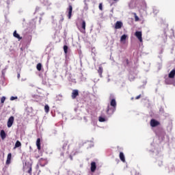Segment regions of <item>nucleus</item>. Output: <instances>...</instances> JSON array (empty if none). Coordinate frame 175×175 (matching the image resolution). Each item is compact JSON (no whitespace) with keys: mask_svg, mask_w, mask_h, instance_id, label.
Here are the masks:
<instances>
[{"mask_svg":"<svg viewBox=\"0 0 175 175\" xmlns=\"http://www.w3.org/2000/svg\"><path fill=\"white\" fill-rule=\"evenodd\" d=\"M42 166H44V165H42Z\"/></svg>","mask_w":175,"mask_h":175,"instance_id":"nucleus-34","label":"nucleus"},{"mask_svg":"<svg viewBox=\"0 0 175 175\" xmlns=\"http://www.w3.org/2000/svg\"><path fill=\"white\" fill-rule=\"evenodd\" d=\"M119 158L122 162H125V155H124V152H120L119 154Z\"/></svg>","mask_w":175,"mask_h":175,"instance_id":"nucleus-14","label":"nucleus"},{"mask_svg":"<svg viewBox=\"0 0 175 175\" xmlns=\"http://www.w3.org/2000/svg\"><path fill=\"white\" fill-rule=\"evenodd\" d=\"M0 136L2 140H5V139H6V133L5 132V130H1L0 131Z\"/></svg>","mask_w":175,"mask_h":175,"instance_id":"nucleus-11","label":"nucleus"},{"mask_svg":"<svg viewBox=\"0 0 175 175\" xmlns=\"http://www.w3.org/2000/svg\"><path fill=\"white\" fill-rule=\"evenodd\" d=\"M44 111L45 113H49V111H50V107L49 106V105H46L44 106Z\"/></svg>","mask_w":175,"mask_h":175,"instance_id":"nucleus-22","label":"nucleus"},{"mask_svg":"<svg viewBox=\"0 0 175 175\" xmlns=\"http://www.w3.org/2000/svg\"><path fill=\"white\" fill-rule=\"evenodd\" d=\"M98 73L100 76V77H103V76L102 75V73H103V67L100 66L98 69Z\"/></svg>","mask_w":175,"mask_h":175,"instance_id":"nucleus-18","label":"nucleus"},{"mask_svg":"<svg viewBox=\"0 0 175 175\" xmlns=\"http://www.w3.org/2000/svg\"><path fill=\"white\" fill-rule=\"evenodd\" d=\"M98 121H99L100 122H105V121H106V119H105V118H103V117H102V116H100V117L98 118Z\"/></svg>","mask_w":175,"mask_h":175,"instance_id":"nucleus-23","label":"nucleus"},{"mask_svg":"<svg viewBox=\"0 0 175 175\" xmlns=\"http://www.w3.org/2000/svg\"><path fill=\"white\" fill-rule=\"evenodd\" d=\"M13 36L14 38H16V39H18L19 40H21V39H23V38L21 37L18 33H17V31L16 30L14 31Z\"/></svg>","mask_w":175,"mask_h":175,"instance_id":"nucleus-15","label":"nucleus"},{"mask_svg":"<svg viewBox=\"0 0 175 175\" xmlns=\"http://www.w3.org/2000/svg\"><path fill=\"white\" fill-rule=\"evenodd\" d=\"M113 1H117V0H113Z\"/></svg>","mask_w":175,"mask_h":175,"instance_id":"nucleus-35","label":"nucleus"},{"mask_svg":"<svg viewBox=\"0 0 175 175\" xmlns=\"http://www.w3.org/2000/svg\"><path fill=\"white\" fill-rule=\"evenodd\" d=\"M122 22L121 21H117L115 24V29H121L122 28Z\"/></svg>","mask_w":175,"mask_h":175,"instance_id":"nucleus-6","label":"nucleus"},{"mask_svg":"<svg viewBox=\"0 0 175 175\" xmlns=\"http://www.w3.org/2000/svg\"><path fill=\"white\" fill-rule=\"evenodd\" d=\"M72 10H73V7H72V5H70L68 6V18H72Z\"/></svg>","mask_w":175,"mask_h":175,"instance_id":"nucleus-10","label":"nucleus"},{"mask_svg":"<svg viewBox=\"0 0 175 175\" xmlns=\"http://www.w3.org/2000/svg\"><path fill=\"white\" fill-rule=\"evenodd\" d=\"M79 95V90H73L71 93V98L72 99H76Z\"/></svg>","mask_w":175,"mask_h":175,"instance_id":"nucleus-5","label":"nucleus"},{"mask_svg":"<svg viewBox=\"0 0 175 175\" xmlns=\"http://www.w3.org/2000/svg\"><path fill=\"white\" fill-rule=\"evenodd\" d=\"M133 14H134V17H135V21H139V20H140L139 18V16H137V14H136V13H133Z\"/></svg>","mask_w":175,"mask_h":175,"instance_id":"nucleus-25","label":"nucleus"},{"mask_svg":"<svg viewBox=\"0 0 175 175\" xmlns=\"http://www.w3.org/2000/svg\"><path fill=\"white\" fill-rule=\"evenodd\" d=\"M5 100H6V97L2 96L1 98V103H5Z\"/></svg>","mask_w":175,"mask_h":175,"instance_id":"nucleus-26","label":"nucleus"},{"mask_svg":"<svg viewBox=\"0 0 175 175\" xmlns=\"http://www.w3.org/2000/svg\"><path fill=\"white\" fill-rule=\"evenodd\" d=\"M27 173H29V174H32V167H29Z\"/></svg>","mask_w":175,"mask_h":175,"instance_id":"nucleus-27","label":"nucleus"},{"mask_svg":"<svg viewBox=\"0 0 175 175\" xmlns=\"http://www.w3.org/2000/svg\"><path fill=\"white\" fill-rule=\"evenodd\" d=\"M68 47L67 45L64 46V51L65 54H68Z\"/></svg>","mask_w":175,"mask_h":175,"instance_id":"nucleus-24","label":"nucleus"},{"mask_svg":"<svg viewBox=\"0 0 175 175\" xmlns=\"http://www.w3.org/2000/svg\"><path fill=\"white\" fill-rule=\"evenodd\" d=\"M36 146H37L38 150H39V151H40V150H42V148L40 146V138L37 139Z\"/></svg>","mask_w":175,"mask_h":175,"instance_id":"nucleus-16","label":"nucleus"},{"mask_svg":"<svg viewBox=\"0 0 175 175\" xmlns=\"http://www.w3.org/2000/svg\"><path fill=\"white\" fill-rule=\"evenodd\" d=\"M126 38H128V36L126 34H124L120 38V42H124L126 40Z\"/></svg>","mask_w":175,"mask_h":175,"instance_id":"nucleus-20","label":"nucleus"},{"mask_svg":"<svg viewBox=\"0 0 175 175\" xmlns=\"http://www.w3.org/2000/svg\"><path fill=\"white\" fill-rule=\"evenodd\" d=\"M18 77H20V74H18Z\"/></svg>","mask_w":175,"mask_h":175,"instance_id":"nucleus-31","label":"nucleus"},{"mask_svg":"<svg viewBox=\"0 0 175 175\" xmlns=\"http://www.w3.org/2000/svg\"><path fill=\"white\" fill-rule=\"evenodd\" d=\"M29 148H32L30 146Z\"/></svg>","mask_w":175,"mask_h":175,"instance_id":"nucleus-32","label":"nucleus"},{"mask_svg":"<svg viewBox=\"0 0 175 175\" xmlns=\"http://www.w3.org/2000/svg\"><path fill=\"white\" fill-rule=\"evenodd\" d=\"M135 36L136 38H137V39L139 40V42H143V38L142 36V31H136L135 32Z\"/></svg>","mask_w":175,"mask_h":175,"instance_id":"nucleus-7","label":"nucleus"},{"mask_svg":"<svg viewBox=\"0 0 175 175\" xmlns=\"http://www.w3.org/2000/svg\"><path fill=\"white\" fill-rule=\"evenodd\" d=\"M175 69L172 70L168 75L169 79H174Z\"/></svg>","mask_w":175,"mask_h":175,"instance_id":"nucleus-13","label":"nucleus"},{"mask_svg":"<svg viewBox=\"0 0 175 175\" xmlns=\"http://www.w3.org/2000/svg\"><path fill=\"white\" fill-rule=\"evenodd\" d=\"M11 161H12V153H9L7 156V160H6L5 164L10 165Z\"/></svg>","mask_w":175,"mask_h":175,"instance_id":"nucleus-9","label":"nucleus"},{"mask_svg":"<svg viewBox=\"0 0 175 175\" xmlns=\"http://www.w3.org/2000/svg\"><path fill=\"white\" fill-rule=\"evenodd\" d=\"M111 106V107H110ZM117 107V102L116 99L113 98L110 102V105L107 106L106 113L107 116L110 117V116H113L114 114V111H116V109Z\"/></svg>","mask_w":175,"mask_h":175,"instance_id":"nucleus-1","label":"nucleus"},{"mask_svg":"<svg viewBox=\"0 0 175 175\" xmlns=\"http://www.w3.org/2000/svg\"><path fill=\"white\" fill-rule=\"evenodd\" d=\"M142 98V94H139V95H138V96H137L136 97H135V99H139V98Z\"/></svg>","mask_w":175,"mask_h":175,"instance_id":"nucleus-30","label":"nucleus"},{"mask_svg":"<svg viewBox=\"0 0 175 175\" xmlns=\"http://www.w3.org/2000/svg\"><path fill=\"white\" fill-rule=\"evenodd\" d=\"M18 147H21V142H20V141L18 140L15 143L14 150H16V148H18Z\"/></svg>","mask_w":175,"mask_h":175,"instance_id":"nucleus-19","label":"nucleus"},{"mask_svg":"<svg viewBox=\"0 0 175 175\" xmlns=\"http://www.w3.org/2000/svg\"><path fill=\"white\" fill-rule=\"evenodd\" d=\"M71 159H72V157H70Z\"/></svg>","mask_w":175,"mask_h":175,"instance_id":"nucleus-33","label":"nucleus"},{"mask_svg":"<svg viewBox=\"0 0 175 175\" xmlns=\"http://www.w3.org/2000/svg\"><path fill=\"white\" fill-rule=\"evenodd\" d=\"M36 69L38 70V72H40L42 70V64L40 63H38L36 66Z\"/></svg>","mask_w":175,"mask_h":175,"instance_id":"nucleus-21","label":"nucleus"},{"mask_svg":"<svg viewBox=\"0 0 175 175\" xmlns=\"http://www.w3.org/2000/svg\"><path fill=\"white\" fill-rule=\"evenodd\" d=\"M122 64L124 65V66L125 68H126V66H129V59H128V58H124V59L122 61Z\"/></svg>","mask_w":175,"mask_h":175,"instance_id":"nucleus-12","label":"nucleus"},{"mask_svg":"<svg viewBox=\"0 0 175 175\" xmlns=\"http://www.w3.org/2000/svg\"><path fill=\"white\" fill-rule=\"evenodd\" d=\"M98 8H99L100 10H103V7L102 6V3H100L99 4Z\"/></svg>","mask_w":175,"mask_h":175,"instance_id":"nucleus-28","label":"nucleus"},{"mask_svg":"<svg viewBox=\"0 0 175 175\" xmlns=\"http://www.w3.org/2000/svg\"><path fill=\"white\" fill-rule=\"evenodd\" d=\"M85 21H82V23H80L79 25L77 26V28L81 33H85Z\"/></svg>","mask_w":175,"mask_h":175,"instance_id":"nucleus-2","label":"nucleus"},{"mask_svg":"<svg viewBox=\"0 0 175 175\" xmlns=\"http://www.w3.org/2000/svg\"><path fill=\"white\" fill-rule=\"evenodd\" d=\"M16 99H17V96H16V97H14V96H11V98H10V100H16Z\"/></svg>","mask_w":175,"mask_h":175,"instance_id":"nucleus-29","label":"nucleus"},{"mask_svg":"<svg viewBox=\"0 0 175 175\" xmlns=\"http://www.w3.org/2000/svg\"><path fill=\"white\" fill-rule=\"evenodd\" d=\"M67 146H68V144L64 143L63 146H62V149H61V151H62L61 155L62 157H64V151H65V150H66Z\"/></svg>","mask_w":175,"mask_h":175,"instance_id":"nucleus-17","label":"nucleus"},{"mask_svg":"<svg viewBox=\"0 0 175 175\" xmlns=\"http://www.w3.org/2000/svg\"><path fill=\"white\" fill-rule=\"evenodd\" d=\"M160 122H158V120H156L155 119H152L150 120V126L152 128H155V126H158V125H160Z\"/></svg>","mask_w":175,"mask_h":175,"instance_id":"nucleus-4","label":"nucleus"},{"mask_svg":"<svg viewBox=\"0 0 175 175\" xmlns=\"http://www.w3.org/2000/svg\"><path fill=\"white\" fill-rule=\"evenodd\" d=\"M90 169H91V172L92 173H94V172H95L96 170V163H95L94 161L92 162L91 163V167H90Z\"/></svg>","mask_w":175,"mask_h":175,"instance_id":"nucleus-8","label":"nucleus"},{"mask_svg":"<svg viewBox=\"0 0 175 175\" xmlns=\"http://www.w3.org/2000/svg\"><path fill=\"white\" fill-rule=\"evenodd\" d=\"M13 122H14V117L11 116L9 118L8 122H7L8 128H12V126L13 125Z\"/></svg>","mask_w":175,"mask_h":175,"instance_id":"nucleus-3","label":"nucleus"}]
</instances>
